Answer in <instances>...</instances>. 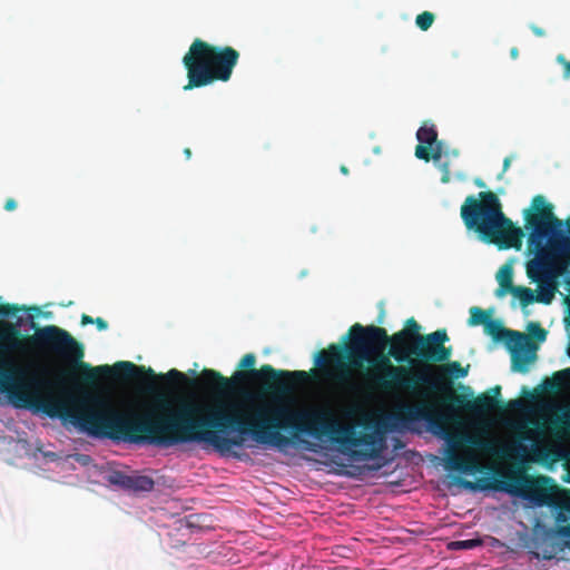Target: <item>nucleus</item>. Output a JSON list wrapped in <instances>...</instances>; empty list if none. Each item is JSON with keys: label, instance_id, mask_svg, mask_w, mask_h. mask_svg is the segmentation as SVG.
<instances>
[{"label": "nucleus", "instance_id": "f257e3e1", "mask_svg": "<svg viewBox=\"0 0 570 570\" xmlns=\"http://www.w3.org/2000/svg\"><path fill=\"white\" fill-rule=\"evenodd\" d=\"M249 399L246 394L244 402L181 401L173 409L159 397L142 412H121L109 395L82 391L69 394V422L92 436L163 448L206 443L225 451L242 446L246 436L261 444L283 446L291 439L282 432H289L318 440L327 436L343 448L372 446L353 450L355 459L370 460L380 454L374 448L375 433L342 424L328 406L294 407L281 401L254 403Z\"/></svg>", "mask_w": 570, "mask_h": 570}, {"label": "nucleus", "instance_id": "f03ea898", "mask_svg": "<svg viewBox=\"0 0 570 570\" xmlns=\"http://www.w3.org/2000/svg\"><path fill=\"white\" fill-rule=\"evenodd\" d=\"M392 356L384 354H371L370 361H365L371 367L365 372L364 379L373 391L391 395L399 392L420 396L416 403L400 405L389 417L392 429H405L411 423L425 421L432 428L442 429L448 423V416L442 413L430 396L438 395L443 377H433V365H419L412 358V363L391 362Z\"/></svg>", "mask_w": 570, "mask_h": 570}, {"label": "nucleus", "instance_id": "7ed1b4c3", "mask_svg": "<svg viewBox=\"0 0 570 570\" xmlns=\"http://www.w3.org/2000/svg\"><path fill=\"white\" fill-rule=\"evenodd\" d=\"M420 325L411 317L406 321L405 327L389 335L384 327L376 325L363 326L360 323L352 325L348 330V343L330 344L326 350L317 353L315 363L327 382L351 390L353 370L363 366L364 361H370L371 354L384 352L389 345V356L397 363H412L407 350L417 336Z\"/></svg>", "mask_w": 570, "mask_h": 570}, {"label": "nucleus", "instance_id": "20e7f679", "mask_svg": "<svg viewBox=\"0 0 570 570\" xmlns=\"http://www.w3.org/2000/svg\"><path fill=\"white\" fill-rule=\"evenodd\" d=\"M524 227L530 230L528 250L543 259L549 269L562 275L564 265H570V237L562 230V220L553 214V206L542 195L531 200L524 209Z\"/></svg>", "mask_w": 570, "mask_h": 570}, {"label": "nucleus", "instance_id": "39448f33", "mask_svg": "<svg viewBox=\"0 0 570 570\" xmlns=\"http://www.w3.org/2000/svg\"><path fill=\"white\" fill-rule=\"evenodd\" d=\"M460 214L466 229L475 232L482 240L497 245L499 249L521 248L524 233L503 214L500 199L493 191L468 196Z\"/></svg>", "mask_w": 570, "mask_h": 570}, {"label": "nucleus", "instance_id": "423d86ee", "mask_svg": "<svg viewBox=\"0 0 570 570\" xmlns=\"http://www.w3.org/2000/svg\"><path fill=\"white\" fill-rule=\"evenodd\" d=\"M239 57V52L233 47L214 46L196 38L183 57L188 79L184 90L206 87L215 81H228Z\"/></svg>", "mask_w": 570, "mask_h": 570}, {"label": "nucleus", "instance_id": "0eeeda50", "mask_svg": "<svg viewBox=\"0 0 570 570\" xmlns=\"http://www.w3.org/2000/svg\"><path fill=\"white\" fill-rule=\"evenodd\" d=\"M527 276L538 284V294L529 287L515 286L511 294L519 298L520 305L524 308L534 302L550 304L558 291V274L542 258L533 257L527 263Z\"/></svg>", "mask_w": 570, "mask_h": 570}, {"label": "nucleus", "instance_id": "6e6552de", "mask_svg": "<svg viewBox=\"0 0 570 570\" xmlns=\"http://www.w3.org/2000/svg\"><path fill=\"white\" fill-rule=\"evenodd\" d=\"M449 340L445 328L417 336V341L410 345L407 350L409 357H413L419 365L446 362L452 355V347L445 346Z\"/></svg>", "mask_w": 570, "mask_h": 570}, {"label": "nucleus", "instance_id": "1a4fd4ad", "mask_svg": "<svg viewBox=\"0 0 570 570\" xmlns=\"http://www.w3.org/2000/svg\"><path fill=\"white\" fill-rule=\"evenodd\" d=\"M491 392L493 395L482 393L471 400L462 394H451L450 402L452 405L464 409L473 415H483L503 406L500 400L501 386L492 387Z\"/></svg>", "mask_w": 570, "mask_h": 570}, {"label": "nucleus", "instance_id": "9d476101", "mask_svg": "<svg viewBox=\"0 0 570 570\" xmlns=\"http://www.w3.org/2000/svg\"><path fill=\"white\" fill-rule=\"evenodd\" d=\"M419 145L415 147V157L425 161L433 159L435 163L442 158V141L438 140V131L434 124L428 121L416 131Z\"/></svg>", "mask_w": 570, "mask_h": 570}, {"label": "nucleus", "instance_id": "9b49d317", "mask_svg": "<svg viewBox=\"0 0 570 570\" xmlns=\"http://www.w3.org/2000/svg\"><path fill=\"white\" fill-rule=\"evenodd\" d=\"M106 480L111 485L131 492H150L155 487V481L148 475H140L138 473L127 474L119 470L110 471Z\"/></svg>", "mask_w": 570, "mask_h": 570}, {"label": "nucleus", "instance_id": "f8f14e48", "mask_svg": "<svg viewBox=\"0 0 570 570\" xmlns=\"http://www.w3.org/2000/svg\"><path fill=\"white\" fill-rule=\"evenodd\" d=\"M469 366L463 367L458 361L449 362L444 365L434 366L433 365V377H438L441 375L443 377V383L441 389L438 390V395L448 394L445 401L450 404L451 394H455L452 391V377L462 379L468 375Z\"/></svg>", "mask_w": 570, "mask_h": 570}, {"label": "nucleus", "instance_id": "ddd939ff", "mask_svg": "<svg viewBox=\"0 0 570 570\" xmlns=\"http://www.w3.org/2000/svg\"><path fill=\"white\" fill-rule=\"evenodd\" d=\"M483 327L485 334L491 336L495 342L505 340L508 345L521 348L528 341V335L518 331L504 328L500 321L492 320L491 317Z\"/></svg>", "mask_w": 570, "mask_h": 570}, {"label": "nucleus", "instance_id": "4468645a", "mask_svg": "<svg viewBox=\"0 0 570 570\" xmlns=\"http://www.w3.org/2000/svg\"><path fill=\"white\" fill-rule=\"evenodd\" d=\"M56 382H52L51 380L47 379L43 375L40 374H31L29 375L26 371V393H48V395H51V391L56 387ZM46 397V395H45ZM43 396L40 399L42 400ZM41 403V401H39Z\"/></svg>", "mask_w": 570, "mask_h": 570}, {"label": "nucleus", "instance_id": "2eb2a0df", "mask_svg": "<svg viewBox=\"0 0 570 570\" xmlns=\"http://www.w3.org/2000/svg\"><path fill=\"white\" fill-rule=\"evenodd\" d=\"M570 367L554 372L551 377L542 382V387L548 393L557 394L569 385Z\"/></svg>", "mask_w": 570, "mask_h": 570}, {"label": "nucleus", "instance_id": "dca6fc26", "mask_svg": "<svg viewBox=\"0 0 570 570\" xmlns=\"http://www.w3.org/2000/svg\"><path fill=\"white\" fill-rule=\"evenodd\" d=\"M513 268L510 264H504L501 266L499 272L497 273V281L499 283V287L495 289L497 297H503L508 293H511L514 289L513 285Z\"/></svg>", "mask_w": 570, "mask_h": 570}, {"label": "nucleus", "instance_id": "f3484780", "mask_svg": "<svg viewBox=\"0 0 570 570\" xmlns=\"http://www.w3.org/2000/svg\"><path fill=\"white\" fill-rule=\"evenodd\" d=\"M529 343V340L523 344V346L514 347L513 345H508L512 352V370L521 373L528 372V364L533 361L534 355H531L524 352L525 345Z\"/></svg>", "mask_w": 570, "mask_h": 570}, {"label": "nucleus", "instance_id": "a211bd4d", "mask_svg": "<svg viewBox=\"0 0 570 570\" xmlns=\"http://www.w3.org/2000/svg\"><path fill=\"white\" fill-rule=\"evenodd\" d=\"M474 460L470 456L465 458L454 451H450L446 458V466L450 470L468 472L474 468Z\"/></svg>", "mask_w": 570, "mask_h": 570}, {"label": "nucleus", "instance_id": "6ab92c4d", "mask_svg": "<svg viewBox=\"0 0 570 570\" xmlns=\"http://www.w3.org/2000/svg\"><path fill=\"white\" fill-rule=\"evenodd\" d=\"M462 444L471 445L480 450L491 451L492 442L488 441L483 438L471 435V434H461L456 441H454V446H460Z\"/></svg>", "mask_w": 570, "mask_h": 570}, {"label": "nucleus", "instance_id": "aec40b11", "mask_svg": "<svg viewBox=\"0 0 570 570\" xmlns=\"http://www.w3.org/2000/svg\"><path fill=\"white\" fill-rule=\"evenodd\" d=\"M491 317V314L487 311L478 306H473L470 308V317L468 320V324L470 326L485 325L488 320Z\"/></svg>", "mask_w": 570, "mask_h": 570}, {"label": "nucleus", "instance_id": "412c9836", "mask_svg": "<svg viewBox=\"0 0 570 570\" xmlns=\"http://www.w3.org/2000/svg\"><path fill=\"white\" fill-rule=\"evenodd\" d=\"M551 428L554 432V434L558 438H564L568 435L569 429H570V420L566 416H558L550 422Z\"/></svg>", "mask_w": 570, "mask_h": 570}, {"label": "nucleus", "instance_id": "4be33fe9", "mask_svg": "<svg viewBox=\"0 0 570 570\" xmlns=\"http://www.w3.org/2000/svg\"><path fill=\"white\" fill-rule=\"evenodd\" d=\"M435 19V16L430 11H423L415 18V24L422 31H426L431 28Z\"/></svg>", "mask_w": 570, "mask_h": 570}, {"label": "nucleus", "instance_id": "5701e85b", "mask_svg": "<svg viewBox=\"0 0 570 570\" xmlns=\"http://www.w3.org/2000/svg\"><path fill=\"white\" fill-rule=\"evenodd\" d=\"M530 335L539 342H543L547 337V331L539 323H530L528 326Z\"/></svg>", "mask_w": 570, "mask_h": 570}, {"label": "nucleus", "instance_id": "b1692460", "mask_svg": "<svg viewBox=\"0 0 570 570\" xmlns=\"http://www.w3.org/2000/svg\"><path fill=\"white\" fill-rule=\"evenodd\" d=\"M481 544V540L479 539H470L452 542L451 546L458 549H473Z\"/></svg>", "mask_w": 570, "mask_h": 570}, {"label": "nucleus", "instance_id": "393cba45", "mask_svg": "<svg viewBox=\"0 0 570 570\" xmlns=\"http://www.w3.org/2000/svg\"><path fill=\"white\" fill-rule=\"evenodd\" d=\"M440 169L442 171L441 181L448 184L451 179L450 164L448 161L440 163Z\"/></svg>", "mask_w": 570, "mask_h": 570}, {"label": "nucleus", "instance_id": "a878e982", "mask_svg": "<svg viewBox=\"0 0 570 570\" xmlns=\"http://www.w3.org/2000/svg\"><path fill=\"white\" fill-rule=\"evenodd\" d=\"M557 61L562 65L563 67V77L566 79H569L570 78V61L566 59V57L563 55H559L557 57Z\"/></svg>", "mask_w": 570, "mask_h": 570}, {"label": "nucleus", "instance_id": "bb28decb", "mask_svg": "<svg viewBox=\"0 0 570 570\" xmlns=\"http://www.w3.org/2000/svg\"><path fill=\"white\" fill-rule=\"evenodd\" d=\"M94 324H96V326H97V328H98L99 331H105V330H107V328H108V323H107V321H105V320H104V318H101V317H97V318H95Z\"/></svg>", "mask_w": 570, "mask_h": 570}, {"label": "nucleus", "instance_id": "cd10ccee", "mask_svg": "<svg viewBox=\"0 0 570 570\" xmlns=\"http://www.w3.org/2000/svg\"><path fill=\"white\" fill-rule=\"evenodd\" d=\"M17 208V202L13 198H8L4 203V209L12 212Z\"/></svg>", "mask_w": 570, "mask_h": 570}, {"label": "nucleus", "instance_id": "c85d7f7f", "mask_svg": "<svg viewBox=\"0 0 570 570\" xmlns=\"http://www.w3.org/2000/svg\"><path fill=\"white\" fill-rule=\"evenodd\" d=\"M558 532L561 537L570 539V524L561 525Z\"/></svg>", "mask_w": 570, "mask_h": 570}, {"label": "nucleus", "instance_id": "c756f323", "mask_svg": "<svg viewBox=\"0 0 570 570\" xmlns=\"http://www.w3.org/2000/svg\"><path fill=\"white\" fill-rule=\"evenodd\" d=\"M520 405H521L520 400L515 399V400L509 401L505 404V409H508V410H517L518 407H520Z\"/></svg>", "mask_w": 570, "mask_h": 570}, {"label": "nucleus", "instance_id": "7c9ffc66", "mask_svg": "<svg viewBox=\"0 0 570 570\" xmlns=\"http://www.w3.org/2000/svg\"><path fill=\"white\" fill-rule=\"evenodd\" d=\"M530 29L537 37H543L546 35V31L535 24H531Z\"/></svg>", "mask_w": 570, "mask_h": 570}, {"label": "nucleus", "instance_id": "2f4dec72", "mask_svg": "<svg viewBox=\"0 0 570 570\" xmlns=\"http://www.w3.org/2000/svg\"><path fill=\"white\" fill-rule=\"evenodd\" d=\"M94 321H95V318H92L90 315L82 314L80 323H81V325H89V324H94Z\"/></svg>", "mask_w": 570, "mask_h": 570}, {"label": "nucleus", "instance_id": "473e14b6", "mask_svg": "<svg viewBox=\"0 0 570 570\" xmlns=\"http://www.w3.org/2000/svg\"><path fill=\"white\" fill-rule=\"evenodd\" d=\"M510 56H511V58H512V59H517V58H518V56H519V50H518V48H517V47L511 48V50H510Z\"/></svg>", "mask_w": 570, "mask_h": 570}, {"label": "nucleus", "instance_id": "72a5a7b5", "mask_svg": "<svg viewBox=\"0 0 570 570\" xmlns=\"http://www.w3.org/2000/svg\"><path fill=\"white\" fill-rule=\"evenodd\" d=\"M511 159L509 157L504 158L503 160V171L508 170L510 167Z\"/></svg>", "mask_w": 570, "mask_h": 570}, {"label": "nucleus", "instance_id": "f704fd0d", "mask_svg": "<svg viewBox=\"0 0 570 570\" xmlns=\"http://www.w3.org/2000/svg\"><path fill=\"white\" fill-rule=\"evenodd\" d=\"M184 155H185L186 159H190V157H191L190 148H185L184 149Z\"/></svg>", "mask_w": 570, "mask_h": 570}, {"label": "nucleus", "instance_id": "c9c22d12", "mask_svg": "<svg viewBox=\"0 0 570 570\" xmlns=\"http://www.w3.org/2000/svg\"><path fill=\"white\" fill-rule=\"evenodd\" d=\"M340 170H341V173H342L343 175H347V174H348V168H347L345 165H342V166L340 167Z\"/></svg>", "mask_w": 570, "mask_h": 570}, {"label": "nucleus", "instance_id": "e433bc0d", "mask_svg": "<svg viewBox=\"0 0 570 570\" xmlns=\"http://www.w3.org/2000/svg\"><path fill=\"white\" fill-rule=\"evenodd\" d=\"M567 232L570 235V217L566 219Z\"/></svg>", "mask_w": 570, "mask_h": 570}, {"label": "nucleus", "instance_id": "4c0bfd02", "mask_svg": "<svg viewBox=\"0 0 570 570\" xmlns=\"http://www.w3.org/2000/svg\"><path fill=\"white\" fill-rule=\"evenodd\" d=\"M475 185L479 187H484V183L481 179H476Z\"/></svg>", "mask_w": 570, "mask_h": 570}, {"label": "nucleus", "instance_id": "58836bf2", "mask_svg": "<svg viewBox=\"0 0 570 570\" xmlns=\"http://www.w3.org/2000/svg\"><path fill=\"white\" fill-rule=\"evenodd\" d=\"M537 434H541L542 433V430L538 428V430L535 431Z\"/></svg>", "mask_w": 570, "mask_h": 570}, {"label": "nucleus", "instance_id": "ea45409f", "mask_svg": "<svg viewBox=\"0 0 570 570\" xmlns=\"http://www.w3.org/2000/svg\"><path fill=\"white\" fill-rule=\"evenodd\" d=\"M509 492H510V493H515V492H517V490L511 489V490H509Z\"/></svg>", "mask_w": 570, "mask_h": 570}]
</instances>
